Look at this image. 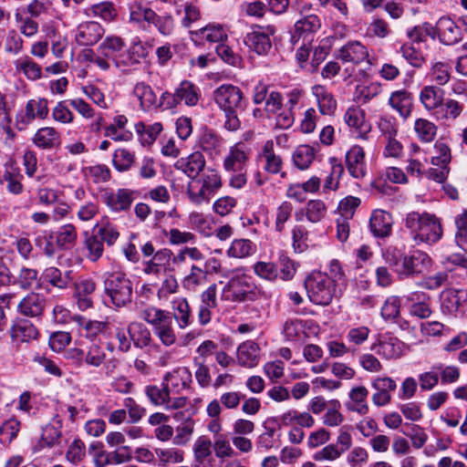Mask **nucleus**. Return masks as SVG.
I'll use <instances>...</instances> for the list:
<instances>
[{
    "label": "nucleus",
    "instance_id": "f257e3e1",
    "mask_svg": "<svg viewBox=\"0 0 467 467\" xmlns=\"http://www.w3.org/2000/svg\"><path fill=\"white\" fill-rule=\"evenodd\" d=\"M383 257L400 278L410 277L415 275L425 274L431 266V258L424 252L416 250L410 254H405L396 248H389Z\"/></svg>",
    "mask_w": 467,
    "mask_h": 467
},
{
    "label": "nucleus",
    "instance_id": "f03ea898",
    "mask_svg": "<svg viewBox=\"0 0 467 467\" xmlns=\"http://www.w3.org/2000/svg\"><path fill=\"white\" fill-rule=\"evenodd\" d=\"M405 225L417 244H433L439 241L442 235V227L439 219L427 213L412 212L409 213L405 219Z\"/></svg>",
    "mask_w": 467,
    "mask_h": 467
},
{
    "label": "nucleus",
    "instance_id": "7ed1b4c3",
    "mask_svg": "<svg viewBox=\"0 0 467 467\" xmlns=\"http://www.w3.org/2000/svg\"><path fill=\"white\" fill-rule=\"evenodd\" d=\"M250 149L242 141L235 143L229 150L223 160L225 171L231 174L230 185L235 189L243 188L247 182V162Z\"/></svg>",
    "mask_w": 467,
    "mask_h": 467
},
{
    "label": "nucleus",
    "instance_id": "20e7f679",
    "mask_svg": "<svg viewBox=\"0 0 467 467\" xmlns=\"http://www.w3.org/2000/svg\"><path fill=\"white\" fill-rule=\"evenodd\" d=\"M223 185L219 171L213 168H207L203 173L192 180L187 185V194L190 201L197 205L209 202L211 197Z\"/></svg>",
    "mask_w": 467,
    "mask_h": 467
},
{
    "label": "nucleus",
    "instance_id": "39448f33",
    "mask_svg": "<svg viewBox=\"0 0 467 467\" xmlns=\"http://www.w3.org/2000/svg\"><path fill=\"white\" fill-rule=\"evenodd\" d=\"M309 299L321 306H327L336 293V284L332 277L321 272L312 273L305 282Z\"/></svg>",
    "mask_w": 467,
    "mask_h": 467
},
{
    "label": "nucleus",
    "instance_id": "423d86ee",
    "mask_svg": "<svg viewBox=\"0 0 467 467\" xmlns=\"http://www.w3.org/2000/svg\"><path fill=\"white\" fill-rule=\"evenodd\" d=\"M104 285L106 294L117 307L124 306L131 301L132 285L125 274L120 272L109 274Z\"/></svg>",
    "mask_w": 467,
    "mask_h": 467
},
{
    "label": "nucleus",
    "instance_id": "0eeeda50",
    "mask_svg": "<svg viewBox=\"0 0 467 467\" xmlns=\"http://www.w3.org/2000/svg\"><path fill=\"white\" fill-rule=\"evenodd\" d=\"M254 285L246 275H234L223 286L221 298L230 302H244L254 297Z\"/></svg>",
    "mask_w": 467,
    "mask_h": 467
},
{
    "label": "nucleus",
    "instance_id": "6e6552de",
    "mask_svg": "<svg viewBox=\"0 0 467 467\" xmlns=\"http://www.w3.org/2000/svg\"><path fill=\"white\" fill-rule=\"evenodd\" d=\"M215 104L223 112H233L242 109L245 99L244 92L240 88L232 84H223L218 87L213 93Z\"/></svg>",
    "mask_w": 467,
    "mask_h": 467
},
{
    "label": "nucleus",
    "instance_id": "1a4fd4ad",
    "mask_svg": "<svg viewBox=\"0 0 467 467\" xmlns=\"http://www.w3.org/2000/svg\"><path fill=\"white\" fill-rule=\"evenodd\" d=\"M275 33L273 26L254 25L244 36V44L258 55H266L272 48L271 36Z\"/></svg>",
    "mask_w": 467,
    "mask_h": 467
},
{
    "label": "nucleus",
    "instance_id": "9d476101",
    "mask_svg": "<svg viewBox=\"0 0 467 467\" xmlns=\"http://www.w3.org/2000/svg\"><path fill=\"white\" fill-rule=\"evenodd\" d=\"M147 48L141 42H134L129 48L124 49L119 55L115 57L113 65L116 68L122 72L131 71L137 65H139L142 58L147 57Z\"/></svg>",
    "mask_w": 467,
    "mask_h": 467
},
{
    "label": "nucleus",
    "instance_id": "9b49d317",
    "mask_svg": "<svg viewBox=\"0 0 467 467\" xmlns=\"http://www.w3.org/2000/svg\"><path fill=\"white\" fill-rule=\"evenodd\" d=\"M368 57V48L359 41H350L344 45L338 51V58L347 64H351L347 67L348 76H352L355 71V66L359 65Z\"/></svg>",
    "mask_w": 467,
    "mask_h": 467
},
{
    "label": "nucleus",
    "instance_id": "f8f14e48",
    "mask_svg": "<svg viewBox=\"0 0 467 467\" xmlns=\"http://www.w3.org/2000/svg\"><path fill=\"white\" fill-rule=\"evenodd\" d=\"M48 115V102L46 99H33L27 101L25 113L17 115L16 127L22 130L34 119H44Z\"/></svg>",
    "mask_w": 467,
    "mask_h": 467
},
{
    "label": "nucleus",
    "instance_id": "ddd939ff",
    "mask_svg": "<svg viewBox=\"0 0 467 467\" xmlns=\"http://www.w3.org/2000/svg\"><path fill=\"white\" fill-rule=\"evenodd\" d=\"M161 99H169L167 102L169 108H174L181 102H184L187 106H194L199 100L198 88L190 81H182L174 94L165 92Z\"/></svg>",
    "mask_w": 467,
    "mask_h": 467
},
{
    "label": "nucleus",
    "instance_id": "4468645a",
    "mask_svg": "<svg viewBox=\"0 0 467 467\" xmlns=\"http://www.w3.org/2000/svg\"><path fill=\"white\" fill-rule=\"evenodd\" d=\"M257 160L264 163V170L270 174H280L282 178L286 176L283 171L284 162L280 155L276 154L274 149V141L266 140L257 155Z\"/></svg>",
    "mask_w": 467,
    "mask_h": 467
},
{
    "label": "nucleus",
    "instance_id": "2eb2a0df",
    "mask_svg": "<svg viewBox=\"0 0 467 467\" xmlns=\"http://www.w3.org/2000/svg\"><path fill=\"white\" fill-rule=\"evenodd\" d=\"M346 166L348 173L355 179H363L367 175L366 154L361 146L354 145L348 150Z\"/></svg>",
    "mask_w": 467,
    "mask_h": 467
},
{
    "label": "nucleus",
    "instance_id": "dca6fc26",
    "mask_svg": "<svg viewBox=\"0 0 467 467\" xmlns=\"http://www.w3.org/2000/svg\"><path fill=\"white\" fill-rule=\"evenodd\" d=\"M134 192L129 189H119L116 192L107 191L102 199L108 208L115 213L125 212L130 208L134 200Z\"/></svg>",
    "mask_w": 467,
    "mask_h": 467
},
{
    "label": "nucleus",
    "instance_id": "f3484780",
    "mask_svg": "<svg viewBox=\"0 0 467 467\" xmlns=\"http://www.w3.org/2000/svg\"><path fill=\"white\" fill-rule=\"evenodd\" d=\"M344 121L357 133L358 138L368 139V134L371 131V124L366 119L364 110L358 107L348 108L344 114Z\"/></svg>",
    "mask_w": 467,
    "mask_h": 467
},
{
    "label": "nucleus",
    "instance_id": "a211bd4d",
    "mask_svg": "<svg viewBox=\"0 0 467 467\" xmlns=\"http://www.w3.org/2000/svg\"><path fill=\"white\" fill-rule=\"evenodd\" d=\"M206 161L201 151H194L186 157L180 158L174 164L176 170L181 171L189 178L194 180L205 170Z\"/></svg>",
    "mask_w": 467,
    "mask_h": 467
},
{
    "label": "nucleus",
    "instance_id": "6ab92c4d",
    "mask_svg": "<svg viewBox=\"0 0 467 467\" xmlns=\"http://www.w3.org/2000/svg\"><path fill=\"white\" fill-rule=\"evenodd\" d=\"M171 250L163 248L157 251L152 258L145 264L143 272L146 275H159L162 273L174 272L171 266Z\"/></svg>",
    "mask_w": 467,
    "mask_h": 467
},
{
    "label": "nucleus",
    "instance_id": "aec40b11",
    "mask_svg": "<svg viewBox=\"0 0 467 467\" xmlns=\"http://www.w3.org/2000/svg\"><path fill=\"white\" fill-rule=\"evenodd\" d=\"M46 307V297L39 293L31 292L18 304V312L28 317H39Z\"/></svg>",
    "mask_w": 467,
    "mask_h": 467
},
{
    "label": "nucleus",
    "instance_id": "412c9836",
    "mask_svg": "<svg viewBox=\"0 0 467 467\" xmlns=\"http://www.w3.org/2000/svg\"><path fill=\"white\" fill-rule=\"evenodd\" d=\"M435 33L445 45H453L462 38L461 28L450 17H441L435 26Z\"/></svg>",
    "mask_w": 467,
    "mask_h": 467
},
{
    "label": "nucleus",
    "instance_id": "4be33fe9",
    "mask_svg": "<svg viewBox=\"0 0 467 467\" xmlns=\"http://www.w3.org/2000/svg\"><path fill=\"white\" fill-rule=\"evenodd\" d=\"M261 349L257 343L247 340L239 345L236 351V359L241 367L252 368L260 361Z\"/></svg>",
    "mask_w": 467,
    "mask_h": 467
},
{
    "label": "nucleus",
    "instance_id": "5701e85b",
    "mask_svg": "<svg viewBox=\"0 0 467 467\" xmlns=\"http://www.w3.org/2000/svg\"><path fill=\"white\" fill-rule=\"evenodd\" d=\"M165 387L170 388V393H180L189 389L192 383V373L186 367H181L167 372L164 376Z\"/></svg>",
    "mask_w": 467,
    "mask_h": 467
},
{
    "label": "nucleus",
    "instance_id": "b1692460",
    "mask_svg": "<svg viewBox=\"0 0 467 467\" xmlns=\"http://www.w3.org/2000/svg\"><path fill=\"white\" fill-rule=\"evenodd\" d=\"M311 93L315 97L318 110L322 115L332 116L335 113L337 102L332 92L326 86L320 84L314 85L311 88Z\"/></svg>",
    "mask_w": 467,
    "mask_h": 467
},
{
    "label": "nucleus",
    "instance_id": "393cba45",
    "mask_svg": "<svg viewBox=\"0 0 467 467\" xmlns=\"http://www.w3.org/2000/svg\"><path fill=\"white\" fill-rule=\"evenodd\" d=\"M104 35L103 27L97 22L89 21L80 24L75 35L76 41L81 46H92Z\"/></svg>",
    "mask_w": 467,
    "mask_h": 467
},
{
    "label": "nucleus",
    "instance_id": "a878e982",
    "mask_svg": "<svg viewBox=\"0 0 467 467\" xmlns=\"http://www.w3.org/2000/svg\"><path fill=\"white\" fill-rule=\"evenodd\" d=\"M368 390L365 386H355L348 392V400L345 403L348 411L356 412L361 416L368 412Z\"/></svg>",
    "mask_w": 467,
    "mask_h": 467
},
{
    "label": "nucleus",
    "instance_id": "bb28decb",
    "mask_svg": "<svg viewBox=\"0 0 467 467\" xmlns=\"http://www.w3.org/2000/svg\"><path fill=\"white\" fill-rule=\"evenodd\" d=\"M327 213L326 203L322 200L315 199L308 201L303 209L296 213V219L303 221L306 217L309 223H317L327 216Z\"/></svg>",
    "mask_w": 467,
    "mask_h": 467
},
{
    "label": "nucleus",
    "instance_id": "cd10ccee",
    "mask_svg": "<svg viewBox=\"0 0 467 467\" xmlns=\"http://www.w3.org/2000/svg\"><path fill=\"white\" fill-rule=\"evenodd\" d=\"M392 223L391 214L383 210L373 211L369 220L370 231L377 237L389 236L391 233Z\"/></svg>",
    "mask_w": 467,
    "mask_h": 467
},
{
    "label": "nucleus",
    "instance_id": "c85d7f7f",
    "mask_svg": "<svg viewBox=\"0 0 467 467\" xmlns=\"http://www.w3.org/2000/svg\"><path fill=\"white\" fill-rule=\"evenodd\" d=\"M95 289L96 284L91 279H82L75 283L74 297L78 309L86 311L92 307L93 301L91 295L94 293Z\"/></svg>",
    "mask_w": 467,
    "mask_h": 467
},
{
    "label": "nucleus",
    "instance_id": "c756f323",
    "mask_svg": "<svg viewBox=\"0 0 467 467\" xmlns=\"http://www.w3.org/2000/svg\"><path fill=\"white\" fill-rule=\"evenodd\" d=\"M389 105L396 110L403 119H408L411 114L412 97L411 94L405 90L393 91L389 99Z\"/></svg>",
    "mask_w": 467,
    "mask_h": 467
},
{
    "label": "nucleus",
    "instance_id": "7c9ffc66",
    "mask_svg": "<svg viewBox=\"0 0 467 467\" xmlns=\"http://www.w3.org/2000/svg\"><path fill=\"white\" fill-rule=\"evenodd\" d=\"M308 321L291 318L287 319L283 327V333L289 341L302 342L308 337L306 328L309 327Z\"/></svg>",
    "mask_w": 467,
    "mask_h": 467
},
{
    "label": "nucleus",
    "instance_id": "2f4dec72",
    "mask_svg": "<svg viewBox=\"0 0 467 467\" xmlns=\"http://www.w3.org/2000/svg\"><path fill=\"white\" fill-rule=\"evenodd\" d=\"M420 100L428 111L437 109L444 100V91L433 85L425 86L420 92Z\"/></svg>",
    "mask_w": 467,
    "mask_h": 467
},
{
    "label": "nucleus",
    "instance_id": "473e14b6",
    "mask_svg": "<svg viewBox=\"0 0 467 467\" xmlns=\"http://www.w3.org/2000/svg\"><path fill=\"white\" fill-rule=\"evenodd\" d=\"M33 142L40 149L50 150L60 144V135L55 128L44 127L36 130Z\"/></svg>",
    "mask_w": 467,
    "mask_h": 467
},
{
    "label": "nucleus",
    "instance_id": "72a5a7b5",
    "mask_svg": "<svg viewBox=\"0 0 467 467\" xmlns=\"http://www.w3.org/2000/svg\"><path fill=\"white\" fill-rule=\"evenodd\" d=\"M124 47L125 42L121 37L109 36L100 43L98 47V51L102 55V57H106L108 59L109 64L110 65V61L113 63L115 61V57H117Z\"/></svg>",
    "mask_w": 467,
    "mask_h": 467
},
{
    "label": "nucleus",
    "instance_id": "f704fd0d",
    "mask_svg": "<svg viewBox=\"0 0 467 467\" xmlns=\"http://www.w3.org/2000/svg\"><path fill=\"white\" fill-rule=\"evenodd\" d=\"M42 277L44 281L61 290L67 289L72 282L71 271L62 273L55 266L47 267Z\"/></svg>",
    "mask_w": 467,
    "mask_h": 467
},
{
    "label": "nucleus",
    "instance_id": "c9c22d12",
    "mask_svg": "<svg viewBox=\"0 0 467 467\" xmlns=\"http://www.w3.org/2000/svg\"><path fill=\"white\" fill-rule=\"evenodd\" d=\"M73 357H84V361L87 365L95 368L99 367L103 364L106 359V353L104 349L97 343H92L85 353L83 349L73 348Z\"/></svg>",
    "mask_w": 467,
    "mask_h": 467
},
{
    "label": "nucleus",
    "instance_id": "e433bc0d",
    "mask_svg": "<svg viewBox=\"0 0 467 467\" xmlns=\"http://www.w3.org/2000/svg\"><path fill=\"white\" fill-rule=\"evenodd\" d=\"M376 352L386 359H397L402 355V343L393 337H384L379 340Z\"/></svg>",
    "mask_w": 467,
    "mask_h": 467
},
{
    "label": "nucleus",
    "instance_id": "4c0bfd02",
    "mask_svg": "<svg viewBox=\"0 0 467 467\" xmlns=\"http://www.w3.org/2000/svg\"><path fill=\"white\" fill-rule=\"evenodd\" d=\"M414 132L417 138L424 143H430L437 136L438 127L431 120L425 118H418L414 121Z\"/></svg>",
    "mask_w": 467,
    "mask_h": 467
},
{
    "label": "nucleus",
    "instance_id": "58836bf2",
    "mask_svg": "<svg viewBox=\"0 0 467 467\" xmlns=\"http://www.w3.org/2000/svg\"><path fill=\"white\" fill-rule=\"evenodd\" d=\"M192 39L194 37L206 40L210 43L222 42L227 38V34L220 25H209L196 31L191 32Z\"/></svg>",
    "mask_w": 467,
    "mask_h": 467
},
{
    "label": "nucleus",
    "instance_id": "ea45409f",
    "mask_svg": "<svg viewBox=\"0 0 467 467\" xmlns=\"http://www.w3.org/2000/svg\"><path fill=\"white\" fill-rule=\"evenodd\" d=\"M173 317L180 328L183 329L191 324V307L185 298H176L171 302Z\"/></svg>",
    "mask_w": 467,
    "mask_h": 467
},
{
    "label": "nucleus",
    "instance_id": "a19ab883",
    "mask_svg": "<svg viewBox=\"0 0 467 467\" xmlns=\"http://www.w3.org/2000/svg\"><path fill=\"white\" fill-rule=\"evenodd\" d=\"M133 93L139 99L140 108L147 110L153 106H157V96L148 84L139 82L135 85Z\"/></svg>",
    "mask_w": 467,
    "mask_h": 467
},
{
    "label": "nucleus",
    "instance_id": "79ce46f5",
    "mask_svg": "<svg viewBox=\"0 0 467 467\" xmlns=\"http://www.w3.org/2000/svg\"><path fill=\"white\" fill-rule=\"evenodd\" d=\"M140 317L142 320L151 325L154 329L162 323L169 321V318L171 316L169 311L163 310L154 306H149L140 310Z\"/></svg>",
    "mask_w": 467,
    "mask_h": 467
},
{
    "label": "nucleus",
    "instance_id": "37998d69",
    "mask_svg": "<svg viewBox=\"0 0 467 467\" xmlns=\"http://www.w3.org/2000/svg\"><path fill=\"white\" fill-rule=\"evenodd\" d=\"M135 160L134 152L126 148H118L112 154V165L119 172L130 170Z\"/></svg>",
    "mask_w": 467,
    "mask_h": 467
},
{
    "label": "nucleus",
    "instance_id": "c03bdc74",
    "mask_svg": "<svg viewBox=\"0 0 467 467\" xmlns=\"http://www.w3.org/2000/svg\"><path fill=\"white\" fill-rule=\"evenodd\" d=\"M61 438V431L59 428L47 424L42 431V435L38 442L33 447V452H39L45 447L51 448L58 443Z\"/></svg>",
    "mask_w": 467,
    "mask_h": 467
},
{
    "label": "nucleus",
    "instance_id": "a18cd8bd",
    "mask_svg": "<svg viewBox=\"0 0 467 467\" xmlns=\"http://www.w3.org/2000/svg\"><path fill=\"white\" fill-rule=\"evenodd\" d=\"M317 150L309 145L298 146L293 153V161L300 170H306L315 160Z\"/></svg>",
    "mask_w": 467,
    "mask_h": 467
},
{
    "label": "nucleus",
    "instance_id": "49530a36",
    "mask_svg": "<svg viewBox=\"0 0 467 467\" xmlns=\"http://www.w3.org/2000/svg\"><path fill=\"white\" fill-rule=\"evenodd\" d=\"M77 238L78 233L76 227L71 223H67L58 229L56 236V244L62 249H70L75 245Z\"/></svg>",
    "mask_w": 467,
    "mask_h": 467
},
{
    "label": "nucleus",
    "instance_id": "de8ad7c7",
    "mask_svg": "<svg viewBox=\"0 0 467 467\" xmlns=\"http://www.w3.org/2000/svg\"><path fill=\"white\" fill-rule=\"evenodd\" d=\"M321 27L319 17L314 14L306 15L295 24V35L300 37L304 34L317 32Z\"/></svg>",
    "mask_w": 467,
    "mask_h": 467
},
{
    "label": "nucleus",
    "instance_id": "09e8293b",
    "mask_svg": "<svg viewBox=\"0 0 467 467\" xmlns=\"http://www.w3.org/2000/svg\"><path fill=\"white\" fill-rule=\"evenodd\" d=\"M38 336L36 327L28 321H19L13 327L12 337L16 340L22 342H28L32 339H36Z\"/></svg>",
    "mask_w": 467,
    "mask_h": 467
},
{
    "label": "nucleus",
    "instance_id": "8fccbe9b",
    "mask_svg": "<svg viewBox=\"0 0 467 467\" xmlns=\"http://www.w3.org/2000/svg\"><path fill=\"white\" fill-rule=\"evenodd\" d=\"M84 176L94 183H105L111 178V171L105 164H96L83 169Z\"/></svg>",
    "mask_w": 467,
    "mask_h": 467
},
{
    "label": "nucleus",
    "instance_id": "3c124183",
    "mask_svg": "<svg viewBox=\"0 0 467 467\" xmlns=\"http://www.w3.org/2000/svg\"><path fill=\"white\" fill-rule=\"evenodd\" d=\"M255 251L254 244L248 239H235L232 242L227 254L234 258H244L252 255Z\"/></svg>",
    "mask_w": 467,
    "mask_h": 467
},
{
    "label": "nucleus",
    "instance_id": "603ef678",
    "mask_svg": "<svg viewBox=\"0 0 467 467\" xmlns=\"http://www.w3.org/2000/svg\"><path fill=\"white\" fill-rule=\"evenodd\" d=\"M16 69L22 72L28 79L36 80L41 78V67L29 57H24L15 62Z\"/></svg>",
    "mask_w": 467,
    "mask_h": 467
},
{
    "label": "nucleus",
    "instance_id": "864d4df0",
    "mask_svg": "<svg viewBox=\"0 0 467 467\" xmlns=\"http://www.w3.org/2000/svg\"><path fill=\"white\" fill-rule=\"evenodd\" d=\"M153 333L165 347L174 345L177 340V337L172 325V317L169 318V321H166L154 328Z\"/></svg>",
    "mask_w": 467,
    "mask_h": 467
},
{
    "label": "nucleus",
    "instance_id": "5fc2aeb1",
    "mask_svg": "<svg viewBox=\"0 0 467 467\" xmlns=\"http://www.w3.org/2000/svg\"><path fill=\"white\" fill-rule=\"evenodd\" d=\"M194 431V421L192 419H187L175 429V436L172 442L177 446L186 445L192 439Z\"/></svg>",
    "mask_w": 467,
    "mask_h": 467
},
{
    "label": "nucleus",
    "instance_id": "6e6d98bb",
    "mask_svg": "<svg viewBox=\"0 0 467 467\" xmlns=\"http://www.w3.org/2000/svg\"><path fill=\"white\" fill-rule=\"evenodd\" d=\"M86 15L100 17L105 21H112L116 16V10L109 2L96 4L86 9Z\"/></svg>",
    "mask_w": 467,
    "mask_h": 467
},
{
    "label": "nucleus",
    "instance_id": "4d7b16f0",
    "mask_svg": "<svg viewBox=\"0 0 467 467\" xmlns=\"http://www.w3.org/2000/svg\"><path fill=\"white\" fill-rule=\"evenodd\" d=\"M200 147L210 154L218 153L221 150V139L211 130H204L199 140Z\"/></svg>",
    "mask_w": 467,
    "mask_h": 467
},
{
    "label": "nucleus",
    "instance_id": "13d9d810",
    "mask_svg": "<svg viewBox=\"0 0 467 467\" xmlns=\"http://www.w3.org/2000/svg\"><path fill=\"white\" fill-rule=\"evenodd\" d=\"M155 17V12L140 4H135L130 6V21L142 25L147 23L150 25V20Z\"/></svg>",
    "mask_w": 467,
    "mask_h": 467
},
{
    "label": "nucleus",
    "instance_id": "bf43d9fd",
    "mask_svg": "<svg viewBox=\"0 0 467 467\" xmlns=\"http://www.w3.org/2000/svg\"><path fill=\"white\" fill-rule=\"evenodd\" d=\"M434 155L431 159V163L434 166L449 167L451 160V149L442 141H436L434 144Z\"/></svg>",
    "mask_w": 467,
    "mask_h": 467
},
{
    "label": "nucleus",
    "instance_id": "052dcab7",
    "mask_svg": "<svg viewBox=\"0 0 467 467\" xmlns=\"http://www.w3.org/2000/svg\"><path fill=\"white\" fill-rule=\"evenodd\" d=\"M450 68V65L447 63L435 62L429 73L431 81L440 86L446 85L451 79Z\"/></svg>",
    "mask_w": 467,
    "mask_h": 467
},
{
    "label": "nucleus",
    "instance_id": "680f3d73",
    "mask_svg": "<svg viewBox=\"0 0 467 467\" xmlns=\"http://www.w3.org/2000/svg\"><path fill=\"white\" fill-rule=\"evenodd\" d=\"M332 406L326 410L322 417V422L327 427H338L344 421V416L340 412V403L338 400L332 401Z\"/></svg>",
    "mask_w": 467,
    "mask_h": 467
},
{
    "label": "nucleus",
    "instance_id": "e2e57ef3",
    "mask_svg": "<svg viewBox=\"0 0 467 467\" xmlns=\"http://www.w3.org/2000/svg\"><path fill=\"white\" fill-rule=\"evenodd\" d=\"M130 334L133 337L135 345L140 348H145L151 341V335L148 328L140 323H133L129 327Z\"/></svg>",
    "mask_w": 467,
    "mask_h": 467
},
{
    "label": "nucleus",
    "instance_id": "0e129e2a",
    "mask_svg": "<svg viewBox=\"0 0 467 467\" xmlns=\"http://www.w3.org/2000/svg\"><path fill=\"white\" fill-rule=\"evenodd\" d=\"M20 430V421L12 418L5 420L0 426V441L4 444H9L16 438Z\"/></svg>",
    "mask_w": 467,
    "mask_h": 467
},
{
    "label": "nucleus",
    "instance_id": "69168bd1",
    "mask_svg": "<svg viewBox=\"0 0 467 467\" xmlns=\"http://www.w3.org/2000/svg\"><path fill=\"white\" fill-rule=\"evenodd\" d=\"M145 393L152 404L164 407L168 400V395H170V388L165 387L164 384L162 388L150 385L145 388Z\"/></svg>",
    "mask_w": 467,
    "mask_h": 467
},
{
    "label": "nucleus",
    "instance_id": "338daca9",
    "mask_svg": "<svg viewBox=\"0 0 467 467\" xmlns=\"http://www.w3.org/2000/svg\"><path fill=\"white\" fill-rule=\"evenodd\" d=\"M433 369L438 371L441 376V382L442 385L446 384H453L457 382L460 379V368L453 365L444 366L442 364H438L433 366Z\"/></svg>",
    "mask_w": 467,
    "mask_h": 467
},
{
    "label": "nucleus",
    "instance_id": "774afa93",
    "mask_svg": "<svg viewBox=\"0 0 467 467\" xmlns=\"http://www.w3.org/2000/svg\"><path fill=\"white\" fill-rule=\"evenodd\" d=\"M156 454L162 464L181 463L184 460V452L176 448L157 449Z\"/></svg>",
    "mask_w": 467,
    "mask_h": 467
}]
</instances>
